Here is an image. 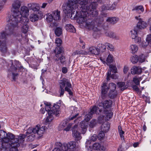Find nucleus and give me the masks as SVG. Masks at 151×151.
I'll list each match as a JSON object with an SVG mask.
<instances>
[{"label":"nucleus","mask_w":151,"mask_h":151,"mask_svg":"<svg viewBox=\"0 0 151 151\" xmlns=\"http://www.w3.org/2000/svg\"><path fill=\"white\" fill-rule=\"evenodd\" d=\"M104 133L106 132L103 131H101L100 132L98 135V138H99L100 139H103L105 136Z\"/></svg>","instance_id":"obj_60"},{"label":"nucleus","mask_w":151,"mask_h":151,"mask_svg":"<svg viewBox=\"0 0 151 151\" xmlns=\"http://www.w3.org/2000/svg\"><path fill=\"white\" fill-rule=\"evenodd\" d=\"M109 86L107 87L109 88L108 90L109 89L110 90V91H115L116 88V86L115 84L111 83L109 84Z\"/></svg>","instance_id":"obj_46"},{"label":"nucleus","mask_w":151,"mask_h":151,"mask_svg":"<svg viewBox=\"0 0 151 151\" xmlns=\"http://www.w3.org/2000/svg\"><path fill=\"white\" fill-rule=\"evenodd\" d=\"M65 28L66 30L68 32L73 33L76 32V29L71 24H68L66 25Z\"/></svg>","instance_id":"obj_28"},{"label":"nucleus","mask_w":151,"mask_h":151,"mask_svg":"<svg viewBox=\"0 0 151 151\" xmlns=\"http://www.w3.org/2000/svg\"><path fill=\"white\" fill-rule=\"evenodd\" d=\"M45 105V110L48 115L55 114L56 116H59L60 111V106L57 104H54L52 107H50L51 104L47 102L44 103Z\"/></svg>","instance_id":"obj_6"},{"label":"nucleus","mask_w":151,"mask_h":151,"mask_svg":"<svg viewBox=\"0 0 151 151\" xmlns=\"http://www.w3.org/2000/svg\"><path fill=\"white\" fill-rule=\"evenodd\" d=\"M27 136V134H20L18 136V138H16L18 141L16 142L18 143L19 145V146L20 145L22 144L24 141V139Z\"/></svg>","instance_id":"obj_24"},{"label":"nucleus","mask_w":151,"mask_h":151,"mask_svg":"<svg viewBox=\"0 0 151 151\" xmlns=\"http://www.w3.org/2000/svg\"><path fill=\"white\" fill-rule=\"evenodd\" d=\"M112 104V101L110 100H106L104 102L99 103L97 106H96V108H97V109H98L99 113L102 111L106 112V109L111 107Z\"/></svg>","instance_id":"obj_9"},{"label":"nucleus","mask_w":151,"mask_h":151,"mask_svg":"<svg viewBox=\"0 0 151 151\" xmlns=\"http://www.w3.org/2000/svg\"><path fill=\"white\" fill-rule=\"evenodd\" d=\"M138 49V46L135 45H132L130 46V50L131 51V52L133 53L137 52Z\"/></svg>","instance_id":"obj_43"},{"label":"nucleus","mask_w":151,"mask_h":151,"mask_svg":"<svg viewBox=\"0 0 151 151\" xmlns=\"http://www.w3.org/2000/svg\"><path fill=\"white\" fill-rule=\"evenodd\" d=\"M89 52L92 54L98 55L99 54V51H98L97 47H92L89 48Z\"/></svg>","instance_id":"obj_35"},{"label":"nucleus","mask_w":151,"mask_h":151,"mask_svg":"<svg viewBox=\"0 0 151 151\" xmlns=\"http://www.w3.org/2000/svg\"><path fill=\"white\" fill-rule=\"evenodd\" d=\"M86 6L85 9H87L84 10L82 9L83 5L78 3H76L73 1H69L66 7L63 8V11L65 14L71 13L72 15L75 14L74 18L76 17L77 21L79 23L82 24L86 23L87 19H90V17H95L97 16L98 12L96 9V5L94 2H91L88 3H85Z\"/></svg>","instance_id":"obj_1"},{"label":"nucleus","mask_w":151,"mask_h":151,"mask_svg":"<svg viewBox=\"0 0 151 151\" xmlns=\"http://www.w3.org/2000/svg\"><path fill=\"white\" fill-rule=\"evenodd\" d=\"M73 1L76 3H78L83 5L82 9H83V8L84 10H86L87 9H85V7L86 6L85 5H86L85 4V3L88 4L89 2H94L93 0H73Z\"/></svg>","instance_id":"obj_21"},{"label":"nucleus","mask_w":151,"mask_h":151,"mask_svg":"<svg viewBox=\"0 0 151 151\" xmlns=\"http://www.w3.org/2000/svg\"><path fill=\"white\" fill-rule=\"evenodd\" d=\"M118 20V18L115 17H109L106 19V21L113 24H115Z\"/></svg>","instance_id":"obj_34"},{"label":"nucleus","mask_w":151,"mask_h":151,"mask_svg":"<svg viewBox=\"0 0 151 151\" xmlns=\"http://www.w3.org/2000/svg\"><path fill=\"white\" fill-rule=\"evenodd\" d=\"M96 124V121L95 119H92L91 121L89 126L91 128H93Z\"/></svg>","instance_id":"obj_58"},{"label":"nucleus","mask_w":151,"mask_h":151,"mask_svg":"<svg viewBox=\"0 0 151 151\" xmlns=\"http://www.w3.org/2000/svg\"><path fill=\"white\" fill-rule=\"evenodd\" d=\"M59 83L60 87L59 92L60 96L63 95L65 91H67L70 95H73V93L71 90L72 85L68 79L63 78L59 81Z\"/></svg>","instance_id":"obj_3"},{"label":"nucleus","mask_w":151,"mask_h":151,"mask_svg":"<svg viewBox=\"0 0 151 151\" xmlns=\"http://www.w3.org/2000/svg\"><path fill=\"white\" fill-rule=\"evenodd\" d=\"M62 33V28L61 27H58L56 28L55 30V35L58 37L60 36Z\"/></svg>","instance_id":"obj_39"},{"label":"nucleus","mask_w":151,"mask_h":151,"mask_svg":"<svg viewBox=\"0 0 151 151\" xmlns=\"http://www.w3.org/2000/svg\"><path fill=\"white\" fill-rule=\"evenodd\" d=\"M1 46L0 50L1 52L3 53H6L7 52V48L6 47V42L2 43Z\"/></svg>","instance_id":"obj_37"},{"label":"nucleus","mask_w":151,"mask_h":151,"mask_svg":"<svg viewBox=\"0 0 151 151\" xmlns=\"http://www.w3.org/2000/svg\"><path fill=\"white\" fill-rule=\"evenodd\" d=\"M6 135L7 133L5 131L2 130H0V139H2L4 141V140L6 138Z\"/></svg>","instance_id":"obj_47"},{"label":"nucleus","mask_w":151,"mask_h":151,"mask_svg":"<svg viewBox=\"0 0 151 151\" xmlns=\"http://www.w3.org/2000/svg\"><path fill=\"white\" fill-rule=\"evenodd\" d=\"M12 65L11 66V69L12 71H16L18 68V70L20 71H22L23 70V67L21 65L19 61L15 60L14 61V64H13L12 62L11 63Z\"/></svg>","instance_id":"obj_13"},{"label":"nucleus","mask_w":151,"mask_h":151,"mask_svg":"<svg viewBox=\"0 0 151 151\" xmlns=\"http://www.w3.org/2000/svg\"><path fill=\"white\" fill-rule=\"evenodd\" d=\"M97 49L98 51H99V54L100 52H104L106 49V46L105 44L104 45L101 43H99L97 45Z\"/></svg>","instance_id":"obj_32"},{"label":"nucleus","mask_w":151,"mask_h":151,"mask_svg":"<svg viewBox=\"0 0 151 151\" xmlns=\"http://www.w3.org/2000/svg\"><path fill=\"white\" fill-rule=\"evenodd\" d=\"M105 35L107 36H109L111 38H115V36L114 34L111 32H107L105 33Z\"/></svg>","instance_id":"obj_52"},{"label":"nucleus","mask_w":151,"mask_h":151,"mask_svg":"<svg viewBox=\"0 0 151 151\" xmlns=\"http://www.w3.org/2000/svg\"><path fill=\"white\" fill-rule=\"evenodd\" d=\"M35 135L34 134H32L27 137V141L31 142L33 141L34 139Z\"/></svg>","instance_id":"obj_61"},{"label":"nucleus","mask_w":151,"mask_h":151,"mask_svg":"<svg viewBox=\"0 0 151 151\" xmlns=\"http://www.w3.org/2000/svg\"><path fill=\"white\" fill-rule=\"evenodd\" d=\"M79 125L80 127L79 130H81V132L82 134H84L87 130L88 127L87 122L85 121H82L80 122Z\"/></svg>","instance_id":"obj_20"},{"label":"nucleus","mask_w":151,"mask_h":151,"mask_svg":"<svg viewBox=\"0 0 151 151\" xmlns=\"http://www.w3.org/2000/svg\"><path fill=\"white\" fill-rule=\"evenodd\" d=\"M9 142H5L3 140L2 143V148H5L7 150V148H10V146L11 147V144H10L8 143Z\"/></svg>","instance_id":"obj_44"},{"label":"nucleus","mask_w":151,"mask_h":151,"mask_svg":"<svg viewBox=\"0 0 151 151\" xmlns=\"http://www.w3.org/2000/svg\"><path fill=\"white\" fill-rule=\"evenodd\" d=\"M22 17L19 11H14L11 15L8 16L7 20L9 22L7 25L6 30L12 32L16 30L18 27L19 19L20 20Z\"/></svg>","instance_id":"obj_2"},{"label":"nucleus","mask_w":151,"mask_h":151,"mask_svg":"<svg viewBox=\"0 0 151 151\" xmlns=\"http://www.w3.org/2000/svg\"><path fill=\"white\" fill-rule=\"evenodd\" d=\"M19 23H21L23 25H27V23L29 22V19L26 16H22L21 17L20 20L19 19Z\"/></svg>","instance_id":"obj_30"},{"label":"nucleus","mask_w":151,"mask_h":151,"mask_svg":"<svg viewBox=\"0 0 151 151\" xmlns=\"http://www.w3.org/2000/svg\"><path fill=\"white\" fill-rule=\"evenodd\" d=\"M6 27L7 26L6 28V32H2L1 33V34L0 35V39H6L7 38V37L10 34L12 33L14 31H13L12 32H10L9 31L7 30H6Z\"/></svg>","instance_id":"obj_27"},{"label":"nucleus","mask_w":151,"mask_h":151,"mask_svg":"<svg viewBox=\"0 0 151 151\" xmlns=\"http://www.w3.org/2000/svg\"><path fill=\"white\" fill-rule=\"evenodd\" d=\"M140 16L139 15L138 17L136 16L135 17V19L139 21L136 27L137 29H144L147 26V24L146 22L142 21V19L140 18Z\"/></svg>","instance_id":"obj_14"},{"label":"nucleus","mask_w":151,"mask_h":151,"mask_svg":"<svg viewBox=\"0 0 151 151\" xmlns=\"http://www.w3.org/2000/svg\"><path fill=\"white\" fill-rule=\"evenodd\" d=\"M75 109H74V110L73 111L71 115L69 118L70 120H72L74 119H75L74 120V122L75 123H78L79 121L81 120V117L80 116L78 117L76 119L77 116L79 115L78 113L76 111V113Z\"/></svg>","instance_id":"obj_17"},{"label":"nucleus","mask_w":151,"mask_h":151,"mask_svg":"<svg viewBox=\"0 0 151 151\" xmlns=\"http://www.w3.org/2000/svg\"><path fill=\"white\" fill-rule=\"evenodd\" d=\"M130 60L131 62L133 63H137L138 62V56L136 55L134 56L131 57Z\"/></svg>","instance_id":"obj_48"},{"label":"nucleus","mask_w":151,"mask_h":151,"mask_svg":"<svg viewBox=\"0 0 151 151\" xmlns=\"http://www.w3.org/2000/svg\"><path fill=\"white\" fill-rule=\"evenodd\" d=\"M137 28L135 27L134 29L131 31V37L132 39L136 38L137 36Z\"/></svg>","instance_id":"obj_36"},{"label":"nucleus","mask_w":151,"mask_h":151,"mask_svg":"<svg viewBox=\"0 0 151 151\" xmlns=\"http://www.w3.org/2000/svg\"><path fill=\"white\" fill-rule=\"evenodd\" d=\"M110 125L108 122H106L103 123L101 126V131L106 132L110 128Z\"/></svg>","instance_id":"obj_26"},{"label":"nucleus","mask_w":151,"mask_h":151,"mask_svg":"<svg viewBox=\"0 0 151 151\" xmlns=\"http://www.w3.org/2000/svg\"><path fill=\"white\" fill-rule=\"evenodd\" d=\"M109 88L107 87L106 83H104L103 86H102V90L101 92V97L102 99H105L107 96V93L108 89Z\"/></svg>","instance_id":"obj_19"},{"label":"nucleus","mask_w":151,"mask_h":151,"mask_svg":"<svg viewBox=\"0 0 151 151\" xmlns=\"http://www.w3.org/2000/svg\"><path fill=\"white\" fill-rule=\"evenodd\" d=\"M117 92L115 91H110L108 94V96L111 99L115 98L117 96Z\"/></svg>","instance_id":"obj_41"},{"label":"nucleus","mask_w":151,"mask_h":151,"mask_svg":"<svg viewBox=\"0 0 151 151\" xmlns=\"http://www.w3.org/2000/svg\"><path fill=\"white\" fill-rule=\"evenodd\" d=\"M14 135L12 133H8L7 134V135L4 141L5 142H11V147L12 148H15L16 150L17 149L18 147H19L18 143L16 142L18 140L15 138Z\"/></svg>","instance_id":"obj_8"},{"label":"nucleus","mask_w":151,"mask_h":151,"mask_svg":"<svg viewBox=\"0 0 151 151\" xmlns=\"http://www.w3.org/2000/svg\"><path fill=\"white\" fill-rule=\"evenodd\" d=\"M133 81L136 85H139L140 81L139 80L138 78L137 77H134L133 78Z\"/></svg>","instance_id":"obj_63"},{"label":"nucleus","mask_w":151,"mask_h":151,"mask_svg":"<svg viewBox=\"0 0 151 151\" xmlns=\"http://www.w3.org/2000/svg\"><path fill=\"white\" fill-rule=\"evenodd\" d=\"M47 17L46 18V19L47 22L50 23V27H51L56 26H57V23L55 21L52 22V21L53 19V17L52 14H48L47 15Z\"/></svg>","instance_id":"obj_23"},{"label":"nucleus","mask_w":151,"mask_h":151,"mask_svg":"<svg viewBox=\"0 0 151 151\" xmlns=\"http://www.w3.org/2000/svg\"><path fill=\"white\" fill-rule=\"evenodd\" d=\"M28 25H23L21 28L22 32L24 33H26L28 31Z\"/></svg>","instance_id":"obj_51"},{"label":"nucleus","mask_w":151,"mask_h":151,"mask_svg":"<svg viewBox=\"0 0 151 151\" xmlns=\"http://www.w3.org/2000/svg\"><path fill=\"white\" fill-rule=\"evenodd\" d=\"M145 67L142 69L139 67L134 66H133L131 69V73L132 75L137 74L139 75L142 72V70H144Z\"/></svg>","instance_id":"obj_16"},{"label":"nucleus","mask_w":151,"mask_h":151,"mask_svg":"<svg viewBox=\"0 0 151 151\" xmlns=\"http://www.w3.org/2000/svg\"><path fill=\"white\" fill-rule=\"evenodd\" d=\"M52 14L55 21L59 20L60 18V12L58 11H54L52 12Z\"/></svg>","instance_id":"obj_29"},{"label":"nucleus","mask_w":151,"mask_h":151,"mask_svg":"<svg viewBox=\"0 0 151 151\" xmlns=\"http://www.w3.org/2000/svg\"><path fill=\"white\" fill-rule=\"evenodd\" d=\"M21 15L23 16H26L28 15L29 10L28 8L26 6H22L20 12Z\"/></svg>","instance_id":"obj_25"},{"label":"nucleus","mask_w":151,"mask_h":151,"mask_svg":"<svg viewBox=\"0 0 151 151\" xmlns=\"http://www.w3.org/2000/svg\"><path fill=\"white\" fill-rule=\"evenodd\" d=\"M109 10V5L104 4L101 6L100 8V10L103 12L106 10Z\"/></svg>","instance_id":"obj_42"},{"label":"nucleus","mask_w":151,"mask_h":151,"mask_svg":"<svg viewBox=\"0 0 151 151\" xmlns=\"http://www.w3.org/2000/svg\"><path fill=\"white\" fill-rule=\"evenodd\" d=\"M110 70L108 71L107 73L106 79L107 81L110 80V78L112 79H116L117 78V76L115 73L117 72V68L115 66L111 65L109 66Z\"/></svg>","instance_id":"obj_10"},{"label":"nucleus","mask_w":151,"mask_h":151,"mask_svg":"<svg viewBox=\"0 0 151 151\" xmlns=\"http://www.w3.org/2000/svg\"><path fill=\"white\" fill-rule=\"evenodd\" d=\"M106 61L108 63H111L113 61V57L110 54H109L106 59Z\"/></svg>","instance_id":"obj_62"},{"label":"nucleus","mask_w":151,"mask_h":151,"mask_svg":"<svg viewBox=\"0 0 151 151\" xmlns=\"http://www.w3.org/2000/svg\"><path fill=\"white\" fill-rule=\"evenodd\" d=\"M85 53L86 52L82 50H76L73 53V55H85Z\"/></svg>","instance_id":"obj_54"},{"label":"nucleus","mask_w":151,"mask_h":151,"mask_svg":"<svg viewBox=\"0 0 151 151\" xmlns=\"http://www.w3.org/2000/svg\"><path fill=\"white\" fill-rule=\"evenodd\" d=\"M103 113L106 114V116L107 118H109V119H111L113 115V113L110 111L106 110V112L105 111H102V112Z\"/></svg>","instance_id":"obj_45"},{"label":"nucleus","mask_w":151,"mask_h":151,"mask_svg":"<svg viewBox=\"0 0 151 151\" xmlns=\"http://www.w3.org/2000/svg\"><path fill=\"white\" fill-rule=\"evenodd\" d=\"M21 3V2L18 0L14 1L12 4V7L14 9H18L20 7Z\"/></svg>","instance_id":"obj_33"},{"label":"nucleus","mask_w":151,"mask_h":151,"mask_svg":"<svg viewBox=\"0 0 151 151\" xmlns=\"http://www.w3.org/2000/svg\"><path fill=\"white\" fill-rule=\"evenodd\" d=\"M138 61L141 63L144 62L145 61V56L143 54H142L138 56Z\"/></svg>","instance_id":"obj_53"},{"label":"nucleus","mask_w":151,"mask_h":151,"mask_svg":"<svg viewBox=\"0 0 151 151\" xmlns=\"http://www.w3.org/2000/svg\"><path fill=\"white\" fill-rule=\"evenodd\" d=\"M101 146L98 143H95L93 145V149L98 150Z\"/></svg>","instance_id":"obj_59"},{"label":"nucleus","mask_w":151,"mask_h":151,"mask_svg":"<svg viewBox=\"0 0 151 151\" xmlns=\"http://www.w3.org/2000/svg\"><path fill=\"white\" fill-rule=\"evenodd\" d=\"M28 6L30 9L34 11H37L40 8V6L39 4L35 3L28 4Z\"/></svg>","instance_id":"obj_22"},{"label":"nucleus","mask_w":151,"mask_h":151,"mask_svg":"<svg viewBox=\"0 0 151 151\" xmlns=\"http://www.w3.org/2000/svg\"><path fill=\"white\" fill-rule=\"evenodd\" d=\"M146 40L147 41H143L141 43V46L142 47H145L147 46L148 44L151 46V43H149V41L148 40L147 37V38Z\"/></svg>","instance_id":"obj_49"},{"label":"nucleus","mask_w":151,"mask_h":151,"mask_svg":"<svg viewBox=\"0 0 151 151\" xmlns=\"http://www.w3.org/2000/svg\"><path fill=\"white\" fill-rule=\"evenodd\" d=\"M76 142L73 141H70L67 144L64 143L62 144L60 142H57L56 147L52 151H71L68 150H75L76 147Z\"/></svg>","instance_id":"obj_4"},{"label":"nucleus","mask_w":151,"mask_h":151,"mask_svg":"<svg viewBox=\"0 0 151 151\" xmlns=\"http://www.w3.org/2000/svg\"><path fill=\"white\" fill-rule=\"evenodd\" d=\"M75 109H74V110L73 111L71 115L69 118L70 120H72L74 119H75L74 120V122L75 123H78L79 121L81 120V117L80 116L78 117L76 119L77 116L79 115L78 113L76 111V113Z\"/></svg>","instance_id":"obj_18"},{"label":"nucleus","mask_w":151,"mask_h":151,"mask_svg":"<svg viewBox=\"0 0 151 151\" xmlns=\"http://www.w3.org/2000/svg\"><path fill=\"white\" fill-rule=\"evenodd\" d=\"M78 126L75 124L72 128L73 136L75 137L77 141L80 140L82 138L80 133L78 132L77 129Z\"/></svg>","instance_id":"obj_15"},{"label":"nucleus","mask_w":151,"mask_h":151,"mask_svg":"<svg viewBox=\"0 0 151 151\" xmlns=\"http://www.w3.org/2000/svg\"><path fill=\"white\" fill-rule=\"evenodd\" d=\"M101 14L102 16L100 17L99 20L100 21V22H102L104 21V19H103V17H107V16H108V14H107L106 13H104L103 12H102L101 13Z\"/></svg>","instance_id":"obj_55"},{"label":"nucleus","mask_w":151,"mask_h":151,"mask_svg":"<svg viewBox=\"0 0 151 151\" xmlns=\"http://www.w3.org/2000/svg\"><path fill=\"white\" fill-rule=\"evenodd\" d=\"M62 42V40L59 38H56L55 41V43L57 44V47H60V46Z\"/></svg>","instance_id":"obj_57"},{"label":"nucleus","mask_w":151,"mask_h":151,"mask_svg":"<svg viewBox=\"0 0 151 151\" xmlns=\"http://www.w3.org/2000/svg\"><path fill=\"white\" fill-rule=\"evenodd\" d=\"M63 50L62 47H56L54 50V52L55 54L54 59L56 62L59 60L61 63L63 65L66 64V60L65 56L61 53Z\"/></svg>","instance_id":"obj_5"},{"label":"nucleus","mask_w":151,"mask_h":151,"mask_svg":"<svg viewBox=\"0 0 151 151\" xmlns=\"http://www.w3.org/2000/svg\"><path fill=\"white\" fill-rule=\"evenodd\" d=\"M132 11H135L136 13L140 14L144 11V9L143 7L140 5L135 6Z\"/></svg>","instance_id":"obj_31"},{"label":"nucleus","mask_w":151,"mask_h":151,"mask_svg":"<svg viewBox=\"0 0 151 151\" xmlns=\"http://www.w3.org/2000/svg\"><path fill=\"white\" fill-rule=\"evenodd\" d=\"M96 113V114H99V112L98 111V109L96 108V106H93L92 109H91L90 112L87 114L85 116V121L88 122L93 116V115Z\"/></svg>","instance_id":"obj_12"},{"label":"nucleus","mask_w":151,"mask_h":151,"mask_svg":"<svg viewBox=\"0 0 151 151\" xmlns=\"http://www.w3.org/2000/svg\"><path fill=\"white\" fill-rule=\"evenodd\" d=\"M53 114H51L49 115L48 114V116L47 117L46 119V123H49L53 120V117L52 116ZM54 114L55 115V114Z\"/></svg>","instance_id":"obj_56"},{"label":"nucleus","mask_w":151,"mask_h":151,"mask_svg":"<svg viewBox=\"0 0 151 151\" xmlns=\"http://www.w3.org/2000/svg\"><path fill=\"white\" fill-rule=\"evenodd\" d=\"M117 4V3L114 2L112 4L111 6H109V10H113L116 9V6Z\"/></svg>","instance_id":"obj_64"},{"label":"nucleus","mask_w":151,"mask_h":151,"mask_svg":"<svg viewBox=\"0 0 151 151\" xmlns=\"http://www.w3.org/2000/svg\"><path fill=\"white\" fill-rule=\"evenodd\" d=\"M105 45L106 47H107V48L108 50H110L111 51H113L114 50V47L113 46L112 44L109 43H106Z\"/></svg>","instance_id":"obj_50"},{"label":"nucleus","mask_w":151,"mask_h":151,"mask_svg":"<svg viewBox=\"0 0 151 151\" xmlns=\"http://www.w3.org/2000/svg\"><path fill=\"white\" fill-rule=\"evenodd\" d=\"M46 127L45 126H42L41 127H40V126L38 125L33 128H29L27 131L26 132V134L27 136L28 134H31L32 133L34 134H37L40 136H41L45 132Z\"/></svg>","instance_id":"obj_7"},{"label":"nucleus","mask_w":151,"mask_h":151,"mask_svg":"<svg viewBox=\"0 0 151 151\" xmlns=\"http://www.w3.org/2000/svg\"><path fill=\"white\" fill-rule=\"evenodd\" d=\"M38 17L36 14H32L30 16L29 19L32 22H35L38 19Z\"/></svg>","instance_id":"obj_38"},{"label":"nucleus","mask_w":151,"mask_h":151,"mask_svg":"<svg viewBox=\"0 0 151 151\" xmlns=\"http://www.w3.org/2000/svg\"><path fill=\"white\" fill-rule=\"evenodd\" d=\"M117 84L119 88H121V90L122 91L126 89L127 88L124 82H118Z\"/></svg>","instance_id":"obj_40"},{"label":"nucleus","mask_w":151,"mask_h":151,"mask_svg":"<svg viewBox=\"0 0 151 151\" xmlns=\"http://www.w3.org/2000/svg\"><path fill=\"white\" fill-rule=\"evenodd\" d=\"M98 21V20H97V21L94 23L91 22L90 26H88L95 32H99L102 27L103 24L102 22L99 20L98 21V22H97Z\"/></svg>","instance_id":"obj_11"}]
</instances>
